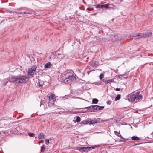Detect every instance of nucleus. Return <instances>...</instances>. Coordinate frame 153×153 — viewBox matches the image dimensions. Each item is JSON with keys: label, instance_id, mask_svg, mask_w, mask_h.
<instances>
[{"label": "nucleus", "instance_id": "nucleus-20", "mask_svg": "<svg viewBox=\"0 0 153 153\" xmlns=\"http://www.w3.org/2000/svg\"><path fill=\"white\" fill-rule=\"evenodd\" d=\"M120 98V94H118L117 95L116 97L115 98V101H117L119 100Z\"/></svg>", "mask_w": 153, "mask_h": 153}, {"label": "nucleus", "instance_id": "nucleus-21", "mask_svg": "<svg viewBox=\"0 0 153 153\" xmlns=\"http://www.w3.org/2000/svg\"><path fill=\"white\" fill-rule=\"evenodd\" d=\"M80 121V118L79 116H77L76 119V121L77 122H79Z\"/></svg>", "mask_w": 153, "mask_h": 153}, {"label": "nucleus", "instance_id": "nucleus-28", "mask_svg": "<svg viewBox=\"0 0 153 153\" xmlns=\"http://www.w3.org/2000/svg\"><path fill=\"white\" fill-rule=\"evenodd\" d=\"M104 7L107 9L109 8V6L108 4H104Z\"/></svg>", "mask_w": 153, "mask_h": 153}, {"label": "nucleus", "instance_id": "nucleus-40", "mask_svg": "<svg viewBox=\"0 0 153 153\" xmlns=\"http://www.w3.org/2000/svg\"><path fill=\"white\" fill-rule=\"evenodd\" d=\"M39 83L40 86H42V85H40L39 82Z\"/></svg>", "mask_w": 153, "mask_h": 153}, {"label": "nucleus", "instance_id": "nucleus-13", "mask_svg": "<svg viewBox=\"0 0 153 153\" xmlns=\"http://www.w3.org/2000/svg\"><path fill=\"white\" fill-rule=\"evenodd\" d=\"M98 65V61H95L91 63V65L93 66H96Z\"/></svg>", "mask_w": 153, "mask_h": 153}, {"label": "nucleus", "instance_id": "nucleus-39", "mask_svg": "<svg viewBox=\"0 0 153 153\" xmlns=\"http://www.w3.org/2000/svg\"><path fill=\"white\" fill-rule=\"evenodd\" d=\"M18 13L20 14H22L23 13V12H19Z\"/></svg>", "mask_w": 153, "mask_h": 153}, {"label": "nucleus", "instance_id": "nucleus-33", "mask_svg": "<svg viewBox=\"0 0 153 153\" xmlns=\"http://www.w3.org/2000/svg\"><path fill=\"white\" fill-rule=\"evenodd\" d=\"M86 149L85 147H82V152H85Z\"/></svg>", "mask_w": 153, "mask_h": 153}, {"label": "nucleus", "instance_id": "nucleus-42", "mask_svg": "<svg viewBox=\"0 0 153 153\" xmlns=\"http://www.w3.org/2000/svg\"><path fill=\"white\" fill-rule=\"evenodd\" d=\"M42 105V103H41V104H40V106H41Z\"/></svg>", "mask_w": 153, "mask_h": 153}, {"label": "nucleus", "instance_id": "nucleus-19", "mask_svg": "<svg viewBox=\"0 0 153 153\" xmlns=\"http://www.w3.org/2000/svg\"><path fill=\"white\" fill-rule=\"evenodd\" d=\"M28 135L32 137H35V134L33 133H28Z\"/></svg>", "mask_w": 153, "mask_h": 153}, {"label": "nucleus", "instance_id": "nucleus-9", "mask_svg": "<svg viewBox=\"0 0 153 153\" xmlns=\"http://www.w3.org/2000/svg\"><path fill=\"white\" fill-rule=\"evenodd\" d=\"M51 63L50 62H48L45 65L44 67L46 68H49L51 67Z\"/></svg>", "mask_w": 153, "mask_h": 153}, {"label": "nucleus", "instance_id": "nucleus-15", "mask_svg": "<svg viewBox=\"0 0 153 153\" xmlns=\"http://www.w3.org/2000/svg\"><path fill=\"white\" fill-rule=\"evenodd\" d=\"M97 122V121L96 120H92L89 121L90 124H93Z\"/></svg>", "mask_w": 153, "mask_h": 153}, {"label": "nucleus", "instance_id": "nucleus-29", "mask_svg": "<svg viewBox=\"0 0 153 153\" xmlns=\"http://www.w3.org/2000/svg\"><path fill=\"white\" fill-rule=\"evenodd\" d=\"M23 13H24V14H31L32 13L31 12L25 11V12H23Z\"/></svg>", "mask_w": 153, "mask_h": 153}, {"label": "nucleus", "instance_id": "nucleus-7", "mask_svg": "<svg viewBox=\"0 0 153 153\" xmlns=\"http://www.w3.org/2000/svg\"><path fill=\"white\" fill-rule=\"evenodd\" d=\"M98 105H91L90 106L85 108L88 109V112H92V109L94 110H98Z\"/></svg>", "mask_w": 153, "mask_h": 153}, {"label": "nucleus", "instance_id": "nucleus-1", "mask_svg": "<svg viewBox=\"0 0 153 153\" xmlns=\"http://www.w3.org/2000/svg\"><path fill=\"white\" fill-rule=\"evenodd\" d=\"M26 77L23 75L13 76L9 78V81L10 82L16 83H25L26 82Z\"/></svg>", "mask_w": 153, "mask_h": 153}, {"label": "nucleus", "instance_id": "nucleus-4", "mask_svg": "<svg viewBox=\"0 0 153 153\" xmlns=\"http://www.w3.org/2000/svg\"><path fill=\"white\" fill-rule=\"evenodd\" d=\"M49 98V105H53L55 102L56 99L55 97V95L52 93H51L50 95L48 96Z\"/></svg>", "mask_w": 153, "mask_h": 153}, {"label": "nucleus", "instance_id": "nucleus-22", "mask_svg": "<svg viewBox=\"0 0 153 153\" xmlns=\"http://www.w3.org/2000/svg\"><path fill=\"white\" fill-rule=\"evenodd\" d=\"M104 76V74H101L100 75V80L102 79L103 78Z\"/></svg>", "mask_w": 153, "mask_h": 153}, {"label": "nucleus", "instance_id": "nucleus-6", "mask_svg": "<svg viewBox=\"0 0 153 153\" xmlns=\"http://www.w3.org/2000/svg\"><path fill=\"white\" fill-rule=\"evenodd\" d=\"M152 33L151 32H145L143 33H141L140 34L138 33L137 35H136L137 36H140V37H147L150 36H151L152 35Z\"/></svg>", "mask_w": 153, "mask_h": 153}, {"label": "nucleus", "instance_id": "nucleus-27", "mask_svg": "<svg viewBox=\"0 0 153 153\" xmlns=\"http://www.w3.org/2000/svg\"><path fill=\"white\" fill-rule=\"evenodd\" d=\"M104 108V106H98V110H101L103 109Z\"/></svg>", "mask_w": 153, "mask_h": 153}, {"label": "nucleus", "instance_id": "nucleus-26", "mask_svg": "<svg viewBox=\"0 0 153 153\" xmlns=\"http://www.w3.org/2000/svg\"><path fill=\"white\" fill-rule=\"evenodd\" d=\"M81 123L82 124H86L88 123V122L86 120H83L81 122Z\"/></svg>", "mask_w": 153, "mask_h": 153}, {"label": "nucleus", "instance_id": "nucleus-14", "mask_svg": "<svg viewBox=\"0 0 153 153\" xmlns=\"http://www.w3.org/2000/svg\"><path fill=\"white\" fill-rule=\"evenodd\" d=\"M98 101V100L96 98L93 99L92 100V103L94 104H97V103Z\"/></svg>", "mask_w": 153, "mask_h": 153}, {"label": "nucleus", "instance_id": "nucleus-8", "mask_svg": "<svg viewBox=\"0 0 153 153\" xmlns=\"http://www.w3.org/2000/svg\"><path fill=\"white\" fill-rule=\"evenodd\" d=\"M99 146H92L91 147H85L86 151L85 152H88V151L91 150L93 149H95L96 148L98 147Z\"/></svg>", "mask_w": 153, "mask_h": 153}, {"label": "nucleus", "instance_id": "nucleus-16", "mask_svg": "<svg viewBox=\"0 0 153 153\" xmlns=\"http://www.w3.org/2000/svg\"><path fill=\"white\" fill-rule=\"evenodd\" d=\"M114 133L117 136H118L120 138H122V136L120 134V133H118L116 131H115Z\"/></svg>", "mask_w": 153, "mask_h": 153}, {"label": "nucleus", "instance_id": "nucleus-35", "mask_svg": "<svg viewBox=\"0 0 153 153\" xmlns=\"http://www.w3.org/2000/svg\"><path fill=\"white\" fill-rule=\"evenodd\" d=\"M43 140H39V143H43Z\"/></svg>", "mask_w": 153, "mask_h": 153}, {"label": "nucleus", "instance_id": "nucleus-43", "mask_svg": "<svg viewBox=\"0 0 153 153\" xmlns=\"http://www.w3.org/2000/svg\"><path fill=\"white\" fill-rule=\"evenodd\" d=\"M135 36H133V37Z\"/></svg>", "mask_w": 153, "mask_h": 153}, {"label": "nucleus", "instance_id": "nucleus-18", "mask_svg": "<svg viewBox=\"0 0 153 153\" xmlns=\"http://www.w3.org/2000/svg\"><path fill=\"white\" fill-rule=\"evenodd\" d=\"M104 7L103 5L102 4H98L97 5L96 7V8H102Z\"/></svg>", "mask_w": 153, "mask_h": 153}, {"label": "nucleus", "instance_id": "nucleus-41", "mask_svg": "<svg viewBox=\"0 0 153 153\" xmlns=\"http://www.w3.org/2000/svg\"><path fill=\"white\" fill-rule=\"evenodd\" d=\"M83 2L84 3H85V2L84 1V0H83Z\"/></svg>", "mask_w": 153, "mask_h": 153}, {"label": "nucleus", "instance_id": "nucleus-25", "mask_svg": "<svg viewBox=\"0 0 153 153\" xmlns=\"http://www.w3.org/2000/svg\"><path fill=\"white\" fill-rule=\"evenodd\" d=\"M82 147H76V149L77 150H79L81 152H82Z\"/></svg>", "mask_w": 153, "mask_h": 153}, {"label": "nucleus", "instance_id": "nucleus-32", "mask_svg": "<svg viewBox=\"0 0 153 153\" xmlns=\"http://www.w3.org/2000/svg\"><path fill=\"white\" fill-rule=\"evenodd\" d=\"M93 9V8L90 7H88L87 8V10L90 11H92Z\"/></svg>", "mask_w": 153, "mask_h": 153}, {"label": "nucleus", "instance_id": "nucleus-11", "mask_svg": "<svg viewBox=\"0 0 153 153\" xmlns=\"http://www.w3.org/2000/svg\"><path fill=\"white\" fill-rule=\"evenodd\" d=\"M56 56L58 58L60 59H62L65 56L64 55L62 54H58Z\"/></svg>", "mask_w": 153, "mask_h": 153}, {"label": "nucleus", "instance_id": "nucleus-38", "mask_svg": "<svg viewBox=\"0 0 153 153\" xmlns=\"http://www.w3.org/2000/svg\"><path fill=\"white\" fill-rule=\"evenodd\" d=\"M126 141V140H125V139H123V140H121V141L122 142H125Z\"/></svg>", "mask_w": 153, "mask_h": 153}, {"label": "nucleus", "instance_id": "nucleus-30", "mask_svg": "<svg viewBox=\"0 0 153 153\" xmlns=\"http://www.w3.org/2000/svg\"><path fill=\"white\" fill-rule=\"evenodd\" d=\"M68 95H65L64 97H62V98L63 99H68Z\"/></svg>", "mask_w": 153, "mask_h": 153}, {"label": "nucleus", "instance_id": "nucleus-3", "mask_svg": "<svg viewBox=\"0 0 153 153\" xmlns=\"http://www.w3.org/2000/svg\"><path fill=\"white\" fill-rule=\"evenodd\" d=\"M64 77L65 79L64 80V82L66 83H70L71 81L75 80V77L69 73H67Z\"/></svg>", "mask_w": 153, "mask_h": 153}, {"label": "nucleus", "instance_id": "nucleus-24", "mask_svg": "<svg viewBox=\"0 0 153 153\" xmlns=\"http://www.w3.org/2000/svg\"><path fill=\"white\" fill-rule=\"evenodd\" d=\"M109 8H113L115 6L113 4H108Z\"/></svg>", "mask_w": 153, "mask_h": 153}, {"label": "nucleus", "instance_id": "nucleus-23", "mask_svg": "<svg viewBox=\"0 0 153 153\" xmlns=\"http://www.w3.org/2000/svg\"><path fill=\"white\" fill-rule=\"evenodd\" d=\"M102 81L105 83H109V80H107L105 79H103L102 80Z\"/></svg>", "mask_w": 153, "mask_h": 153}, {"label": "nucleus", "instance_id": "nucleus-12", "mask_svg": "<svg viewBox=\"0 0 153 153\" xmlns=\"http://www.w3.org/2000/svg\"><path fill=\"white\" fill-rule=\"evenodd\" d=\"M132 140H139L140 138L136 136H133L131 137Z\"/></svg>", "mask_w": 153, "mask_h": 153}, {"label": "nucleus", "instance_id": "nucleus-2", "mask_svg": "<svg viewBox=\"0 0 153 153\" xmlns=\"http://www.w3.org/2000/svg\"><path fill=\"white\" fill-rule=\"evenodd\" d=\"M142 98V96L140 94V92H137V93L130 95L129 96L128 100L131 102H136L138 101Z\"/></svg>", "mask_w": 153, "mask_h": 153}, {"label": "nucleus", "instance_id": "nucleus-10", "mask_svg": "<svg viewBox=\"0 0 153 153\" xmlns=\"http://www.w3.org/2000/svg\"><path fill=\"white\" fill-rule=\"evenodd\" d=\"M45 135H44V134L43 133H41L39 135V139H41L42 138H44L45 137Z\"/></svg>", "mask_w": 153, "mask_h": 153}, {"label": "nucleus", "instance_id": "nucleus-36", "mask_svg": "<svg viewBox=\"0 0 153 153\" xmlns=\"http://www.w3.org/2000/svg\"><path fill=\"white\" fill-rule=\"evenodd\" d=\"M120 90V88H116V90L117 91H119Z\"/></svg>", "mask_w": 153, "mask_h": 153}, {"label": "nucleus", "instance_id": "nucleus-31", "mask_svg": "<svg viewBox=\"0 0 153 153\" xmlns=\"http://www.w3.org/2000/svg\"><path fill=\"white\" fill-rule=\"evenodd\" d=\"M46 144V145H48L49 143V140L48 139H46L45 140Z\"/></svg>", "mask_w": 153, "mask_h": 153}, {"label": "nucleus", "instance_id": "nucleus-34", "mask_svg": "<svg viewBox=\"0 0 153 153\" xmlns=\"http://www.w3.org/2000/svg\"><path fill=\"white\" fill-rule=\"evenodd\" d=\"M107 103L108 105H110L111 103V101L110 100H108L107 101Z\"/></svg>", "mask_w": 153, "mask_h": 153}, {"label": "nucleus", "instance_id": "nucleus-5", "mask_svg": "<svg viewBox=\"0 0 153 153\" xmlns=\"http://www.w3.org/2000/svg\"><path fill=\"white\" fill-rule=\"evenodd\" d=\"M37 68V66L34 65L31 68L28 69V74L29 75H33Z\"/></svg>", "mask_w": 153, "mask_h": 153}, {"label": "nucleus", "instance_id": "nucleus-17", "mask_svg": "<svg viewBox=\"0 0 153 153\" xmlns=\"http://www.w3.org/2000/svg\"><path fill=\"white\" fill-rule=\"evenodd\" d=\"M45 146L44 145H43L41 147V152H43L45 151Z\"/></svg>", "mask_w": 153, "mask_h": 153}, {"label": "nucleus", "instance_id": "nucleus-37", "mask_svg": "<svg viewBox=\"0 0 153 153\" xmlns=\"http://www.w3.org/2000/svg\"><path fill=\"white\" fill-rule=\"evenodd\" d=\"M109 83H110L111 82H113V79H111V80H109Z\"/></svg>", "mask_w": 153, "mask_h": 153}]
</instances>
